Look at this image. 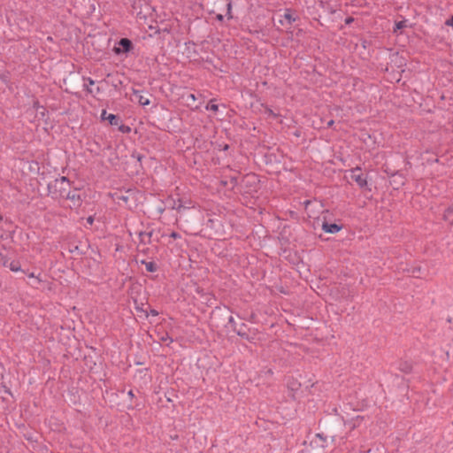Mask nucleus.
I'll return each instance as SVG.
<instances>
[{"instance_id": "nucleus-23", "label": "nucleus", "mask_w": 453, "mask_h": 453, "mask_svg": "<svg viewBox=\"0 0 453 453\" xmlns=\"http://www.w3.org/2000/svg\"><path fill=\"white\" fill-rule=\"evenodd\" d=\"M151 313H152L153 315H157V311H151Z\"/></svg>"}, {"instance_id": "nucleus-9", "label": "nucleus", "mask_w": 453, "mask_h": 453, "mask_svg": "<svg viewBox=\"0 0 453 453\" xmlns=\"http://www.w3.org/2000/svg\"><path fill=\"white\" fill-rule=\"evenodd\" d=\"M101 118L103 119H107L111 125H117V118L114 114L107 113L105 110L102 111Z\"/></svg>"}, {"instance_id": "nucleus-13", "label": "nucleus", "mask_w": 453, "mask_h": 453, "mask_svg": "<svg viewBox=\"0 0 453 453\" xmlns=\"http://www.w3.org/2000/svg\"><path fill=\"white\" fill-rule=\"evenodd\" d=\"M404 27H405V21H399V22L395 23L394 31L396 32L397 30L403 28Z\"/></svg>"}, {"instance_id": "nucleus-8", "label": "nucleus", "mask_w": 453, "mask_h": 453, "mask_svg": "<svg viewBox=\"0 0 453 453\" xmlns=\"http://www.w3.org/2000/svg\"><path fill=\"white\" fill-rule=\"evenodd\" d=\"M391 61L394 62L398 68H403V66L406 65L405 59L403 57L399 56L397 53L392 55Z\"/></svg>"}, {"instance_id": "nucleus-5", "label": "nucleus", "mask_w": 453, "mask_h": 453, "mask_svg": "<svg viewBox=\"0 0 453 453\" xmlns=\"http://www.w3.org/2000/svg\"><path fill=\"white\" fill-rule=\"evenodd\" d=\"M322 229H323V231H325L326 233H328V234H336L342 229V226H340L335 223L323 222Z\"/></svg>"}, {"instance_id": "nucleus-16", "label": "nucleus", "mask_w": 453, "mask_h": 453, "mask_svg": "<svg viewBox=\"0 0 453 453\" xmlns=\"http://www.w3.org/2000/svg\"><path fill=\"white\" fill-rule=\"evenodd\" d=\"M87 222L89 224V225H92L93 222H94V218L92 216H89L88 219H87Z\"/></svg>"}, {"instance_id": "nucleus-11", "label": "nucleus", "mask_w": 453, "mask_h": 453, "mask_svg": "<svg viewBox=\"0 0 453 453\" xmlns=\"http://www.w3.org/2000/svg\"><path fill=\"white\" fill-rule=\"evenodd\" d=\"M145 266L148 272H155L156 266L152 262L145 263Z\"/></svg>"}, {"instance_id": "nucleus-3", "label": "nucleus", "mask_w": 453, "mask_h": 453, "mask_svg": "<svg viewBox=\"0 0 453 453\" xmlns=\"http://www.w3.org/2000/svg\"><path fill=\"white\" fill-rule=\"evenodd\" d=\"M64 198L70 200L73 206L78 207L81 204V197L77 190H68Z\"/></svg>"}, {"instance_id": "nucleus-22", "label": "nucleus", "mask_w": 453, "mask_h": 453, "mask_svg": "<svg viewBox=\"0 0 453 453\" xmlns=\"http://www.w3.org/2000/svg\"><path fill=\"white\" fill-rule=\"evenodd\" d=\"M29 277H30V278H35V275H34V273H30V274H29Z\"/></svg>"}, {"instance_id": "nucleus-19", "label": "nucleus", "mask_w": 453, "mask_h": 453, "mask_svg": "<svg viewBox=\"0 0 453 453\" xmlns=\"http://www.w3.org/2000/svg\"><path fill=\"white\" fill-rule=\"evenodd\" d=\"M162 341L165 342L166 344H169L168 338H162Z\"/></svg>"}, {"instance_id": "nucleus-17", "label": "nucleus", "mask_w": 453, "mask_h": 453, "mask_svg": "<svg viewBox=\"0 0 453 453\" xmlns=\"http://www.w3.org/2000/svg\"><path fill=\"white\" fill-rule=\"evenodd\" d=\"M188 98L189 100H191L192 102H195V101H196V96H195V95H194V94H189V95H188Z\"/></svg>"}, {"instance_id": "nucleus-18", "label": "nucleus", "mask_w": 453, "mask_h": 453, "mask_svg": "<svg viewBox=\"0 0 453 453\" xmlns=\"http://www.w3.org/2000/svg\"><path fill=\"white\" fill-rule=\"evenodd\" d=\"M88 84L89 85H94L95 84V81L92 80V79H88Z\"/></svg>"}, {"instance_id": "nucleus-7", "label": "nucleus", "mask_w": 453, "mask_h": 453, "mask_svg": "<svg viewBox=\"0 0 453 453\" xmlns=\"http://www.w3.org/2000/svg\"><path fill=\"white\" fill-rule=\"evenodd\" d=\"M134 99L142 106L149 105L150 101L148 97L142 95L139 91H134Z\"/></svg>"}, {"instance_id": "nucleus-4", "label": "nucleus", "mask_w": 453, "mask_h": 453, "mask_svg": "<svg viewBox=\"0 0 453 453\" xmlns=\"http://www.w3.org/2000/svg\"><path fill=\"white\" fill-rule=\"evenodd\" d=\"M130 48L131 42L127 38H123L119 41V45L114 48V51L116 54H120L129 51Z\"/></svg>"}, {"instance_id": "nucleus-14", "label": "nucleus", "mask_w": 453, "mask_h": 453, "mask_svg": "<svg viewBox=\"0 0 453 453\" xmlns=\"http://www.w3.org/2000/svg\"><path fill=\"white\" fill-rule=\"evenodd\" d=\"M10 269L13 272H18L19 270V267L17 265L12 263L10 265Z\"/></svg>"}, {"instance_id": "nucleus-24", "label": "nucleus", "mask_w": 453, "mask_h": 453, "mask_svg": "<svg viewBox=\"0 0 453 453\" xmlns=\"http://www.w3.org/2000/svg\"><path fill=\"white\" fill-rule=\"evenodd\" d=\"M172 236L175 238V237L177 236V234L173 233V234H172Z\"/></svg>"}, {"instance_id": "nucleus-2", "label": "nucleus", "mask_w": 453, "mask_h": 453, "mask_svg": "<svg viewBox=\"0 0 453 453\" xmlns=\"http://www.w3.org/2000/svg\"><path fill=\"white\" fill-rule=\"evenodd\" d=\"M351 179L360 187L364 188L367 184L366 178L361 173V169L357 167L351 171Z\"/></svg>"}, {"instance_id": "nucleus-20", "label": "nucleus", "mask_w": 453, "mask_h": 453, "mask_svg": "<svg viewBox=\"0 0 453 453\" xmlns=\"http://www.w3.org/2000/svg\"><path fill=\"white\" fill-rule=\"evenodd\" d=\"M128 395H129V396H131V397H133V396H134V393H133V391H132V390H130V391L128 392Z\"/></svg>"}, {"instance_id": "nucleus-6", "label": "nucleus", "mask_w": 453, "mask_h": 453, "mask_svg": "<svg viewBox=\"0 0 453 453\" xmlns=\"http://www.w3.org/2000/svg\"><path fill=\"white\" fill-rule=\"evenodd\" d=\"M365 418L363 416H356L350 419H348L345 421V426L349 427V429L353 430L356 427H358L362 422L364 421Z\"/></svg>"}, {"instance_id": "nucleus-12", "label": "nucleus", "mask_w": 453, "mask_h": 453, "mask_svg": "<svg viewBox=\"0 0 453 453\" xmlns=\"http://www.w3.org/2000/svg\"><path fill=\"white\" fill-rule=\"evenodd\" d=\"M218 109H219V106L212 103L208 104L206 106V110H208V111H217Z\"/></svg>"}, {"instance_id": "nucleus-1", "label": "nucleus", "mask_w": 453, "mask_h": 453, "mask_svg": "<svg viewBox=\"0 0 453 453\" xmlns=\"http://www.w3.org/2000/svg\"><path fill=\"white\" fill-rule=\"evenodd\" d=\"M70 188L69 180L61 177L51 181L49 186V192L53 198H64Z\"/></svg>"}, {"instance_id": "nucleus-10", "label": "nucleus", "mask_w": 453, "mask_h": 453, "mask_svg": "<svg viewBox=\"0 0 453 453\" xmlns=\"http://www.w3.org/2000/svg\"><path fill=\"white\" fill-rule=\"evenodd\" d=\"M283 17H284V20H282V19L280 20V22L282 25L291 24V22L295 20V18L293 17L290 11H287Z\"/></svg>"}, {"instance_id": "nucleus-15", "label": "nucleus", "mask_w": 453, "mask_h": 453, "mask_svg": "<svg viewBox=\"0 0 453 453\" xmlns=\"http://www.w3.org/2000/svg\"><path fill=\"white\" fill-rule=\"evenodd\" d=\"M445 25L453 27V16L445 21Z\"/></svg>"}, {"instance_id": "nucleus-21", "label": "nucleus", "mask_w": 453, "mask_h": 453, "mask_svg": "<svg viewBox=\"0 0 453 453\" xmlns=\"http://www.w3.org/2000/svg\"><path fill=\"white\" fill-rule=\"evenodd\" d=\"M217 17H218V19H219V20H222V19H223V17H222V15H221V14L218 15Z\"/></svg>"}]
</instances>
